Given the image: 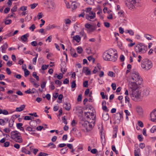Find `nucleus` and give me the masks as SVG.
Instances as JSON below:
<instances>
[{"label": "nucleus", "instance_id": "obj_53", "mask_svg": "<svg viewBox=\"0 0 156 156\" xmlns=\"http://www.w3.org/2000/svg\"><path fill=\"white\" fill-rule=\"evenodd\" d=\"M150 131L151 133H154L155 131H156V126H154L151 129Z\"/></svg>", "mask_w": 156, "mask_h": 156}, {"label": "nucleus", "instance_id": "obj_38", "mask_svg": "<svg viewBox=\"0 0 156 156\" xmlns=\"http://www.w3.org/2000/svg\"><path fill=\"white\" fill-rule=\"evenodd\" d=\"M124 12L122 10H121L118 12V14L119 17H123L124 16Z\"/></svg>", "mask_w": 156, "mask_h": 156}, {"label": "nucleus", "instance_id": "obj_29", "mask_svg": "<svg viewBox=\"0 0 156 156\" xmlns=\"http://www.w3.org/2000/svg\"><path fill=\"white\" fill-rule=\"evenodd\" d=\"M14 121L13 119L11 118L9 121V126L10 127H12L13 125Z\"/></svg>", "mask_w": 156, "mask_h": 156}, {"label": "nucleus", "instance_id": "obj_4", "mask_svg": "<svg viewBox=\"0 0 156 156\" xmlns=\"http://www.w3.org/2000/svg\"><path fill=\"white\" fill-rule=\"evenodd\" d=\"M129 95L131 98L134 101H140L141 99V92L138 89H136L132 91Z\"/></svg>", "mask_w": 156, "mask_h": 156}, {"label": "nucleus", "instance_id": "obj_28", "mask_svg": "<svg viewBox=\"0 0 156 156\" xmlns=\"http://www.w3.org/2000/svg\"><path fill=\"white\" fill-rule=\"evenodd\" d=\"M140 150L139 148H137L134 151L135 156H140Z\"/></svg>", "mask_w": 156, "mask_h": 156}, {"label": "nucleus", "instance_id": "obj_21", "mask_svg": "<svg viewBox=\"0 0 156 156\" xmlns=\"http://www.w3.org/2000/svg\"><path fill=\"white\" fill-rule=\"evenodd\" d=\"M70 53L71 55L73 57H76L78 56L77 54L76 53L75 50L73 49H70Z\"/></svg>", "mask_w": 156, "mask_h": 156}, {"label": "nucleus", "instance_id": "obj_45", "mask_svg": "<svg viewBox=\"0 0 156 156\" xmlns=\"http://www.w3.org/2000/svg\"><path fill=\"white\" fill-rule=\"evenodd\" d=\"M27 6H23L20 8V10L22 11H24L27 9Z\"/></svg>", "mask_w": 156, "mask_h": 156}, {"label": "nucleus", "instance_id": "obj_40", "mask_svg": "<svg viewBox=\"0 0 156 156\" xmlns=\"http://www.w3.org/2000/svg\"><path fill=\"white\" fill-rule=\"evenodd\" d=\"M90 112H84V115L85 117L87 119L90 118Z\"/></svg>", "mask_w": 156, "mask_h": 156}, {"label": "nucleus", "instance_id": "obj_62", "mask_svg": "<svg viewBox=\"0 0 156 156\" xmlns=\"http://www.w3.org/2000/svg\"><path fill=\"white\" fill-rule=\"evenodd\" d=\"M31 19H32V17H31V16H29L28 15L25 18V21H29Z\"/></svg>", "mask_w": 156, "mask_h": 156}, {"label": "nucleus", "instance_id": "obj_22", "mask_svg": "<svg viewBox=\"0 0 156 156\" xmlns=\"http://www.w3.org/2000/svg\"><path fill=\"white\" fill-rule=\"evenodd\" d=\"M29 34H26L21 37V39L23 41H26L27 40V37H29Z\"/></svg>", "mask_w": 156, "mask_h": 156}, {"label": "nucleus", "instance_id": "obj_26", "mask_svg": "<svg viewBox=\"0 0 156 156\" xmlns=\"http://www.w3.org/2000/svg\"><path fill=\"white\" fill-rule=\"evenodd\" d=\"M106 52L107 53V54L109 56H110L111 55H112L113 53H114L115 51L112 49H109L108 50L106 51Z\"/></svg>", "mask_w": 156, "mask_h": 156}, {"label": "nucleus", "instance_id": "obj_9", "mask_svg": "<svg viewBox=\"0 0 156 156\" xmlns=\"http://www.w3.org/2000/svg\"><path fill=\"white\" fill-rule=\"evenodd\" d=\"M129 88L131 89L132 91L137 89L138 88V85L135 82H132L130 83L129 85Z\"/></svg>", "mask_w": 156, "mask_h": 156}, {"label": "nucleus", "instance_id": "obj_18", "mask_svg": "<svg viewBox=\"0 0 156 156\" xmlns=\"http://www.w3.org/2000/svg\"><path fill=\"white\" fill-rule=\"evenodd\" d=\"M8 47V45L7 43H5L2 46H1L2 51L3 53L6 52V51Z\"/></svg>", "mask_w": 156, "mask_h": 156}, {"label": "nucleus", "instance_id": "obj_6", "mask_svg": "<svg viewBox=\"0 0 156 156\" xmlns=\"http://www.w3.org/2000/svg\"><path fill=\"white\" fill-rule=\"evenodd\" d=\"M44 3L50 9H54L55 8V4L51 0H45L44 1Z\"/></svg>", "mask_w": 156, "mask_h": 156}, {"label": "nucleus", "instance_id": "obj_30", "mask_svg": "<svg viewBox=\"0 0 156 156\" xmlns=\"http://www.w3.org/2000/svg\"><path fill=\"white\" fill-rule=\"evenodd\" d=\"M68 150L67 147H64L60 150V153L62 154H64L66 153Z\"/></svg>", "mask_w": 156, "mask_h": 156}, {"label": "nucleus", "instance_id": "obj_25", "mask_svg": "<svg viewBox=\"0 0 156 156\" xmlns=\"http://www.w3.org/2000/svg\"><path fill=\"white\" fill-rule=\"evenodd\" d=\"M102 118L104 121H107L109 119V116L108 113H103Z\"/></svg>", "mask_w": 156, "mask_h": 156}, {"label": "nucleus", "instance_id": "obj_60", "mask_svg": "<svg viewBox=\"0 0 156 156\" xmlns=\"http://www.w3.org/2000/svg\"><path fill=\"white\" fill-rule=\"evenodd\" d=\"M48 67V65H43L42 66L41 69L43 70H45Z\"/></svg>", "mask_w": 156, "mask_h": 156}, {"label": "nucleus", "instance_id": "obj_56", "mask_svg": "<svg viewBox=\"0 0 156 156\" xmlns=\"http://www.w3.org/2000/svg\"><path fill=\"white\" fill-rule=\"evenodd\" d=\"M89 115L90 118V119H92L93 120L95 117V116H94V113L93 112H90V114Z\"/></svg>", "mask_w": 156, "mask_h": 156}, {"label": "nucleus", "instance_id": "obj_19", "mask_svg": "<svg viewBox=\"0 0 156 156\" xmlns=\"http://www.w3.org/2000/svg\"><path fill=\"white\" fill-rule=\"evenodd\" d=\"M97 28V27L96 25H92L88 29H87V33H90L91 32H92L94 31Z\"/></svg>", "mask_w": 156, "mask_h": 156}, {"label": "nucleus", "instance_id": "obj_44", "mask_svg": "<svg viewBox=\"0 0 156 156\" xmlns=\"http://www.w3.org/2000/svg\"><path fill=\"white\" fill-rule=\"evenodd\" d=\"M87 59L89 61H92L93 63L94 62L95 59L93 58L91 56H89L87 58Z\"/></svg>", "mask_w": 156, "mask_h": 156}, {"label": "nucleus", "instance_id": "obj_13", "mask_svg": "<svg viewBox=\"0 0 156 156\" xmlns=\"http://www.w3.org/2000/svg\"><path fill=\"white\" fill-rule=\"evenodd\" d=\"M110 56V61L113 62L115 61L118 57L117 53H115V52L112 55H111Z\"/></svg>", "mask_w": 156, "mask_h": 156}, {"label": "nucleus", "instance_id": "obj_15", "mask_svg": "<svg viewBox=\"0 0 156 156\" xmlns=\"http://www.w3.org/2000/svg\"><path fill=\"white\" fill-rule=\"evenodd\" d=\"M75 110L76 113H79L80 114H82L83 113V111L82 110V108L80 106H77L75 107L74 110Z\"/></svg>", "mask_w": 156, "mask_h": 156}, {"label": "nucleus", "instance_id": "obj_49", "mask_svg": "<svg viewBox=\"0 0 156 156\" xmlns=\"http://www.w3.org/2000/svg\"><path fill=\"white\" fill-rule=\"evenodd\" d=\"M25 93L26 94H34L35 93V91H31L30 89H29V90L25 91Z\"/></svg>", "mask_w": 156, "mask_h": 156}, {"label": "nucleus", "instance_id": "obj_3", "mask_svg": "<svg viewBox=\"0 0 156 156\" xmlns=\"http://www.w3.org/2000/svg\"><path fill=\"white\" fill-rule=\"evenodd\" d=\"M147 50V46L142 43L138 44L135 47V50L137 53L143 54L146 52Z\"/></svg>", "mask_w": 156, "mask_h": 156}, {"label": "nucleus", "instance_id": "obj_12", "mask_svg": "<svg viewBox=\"0 0 156 156\" xmlns=\"http://www.w3.org/2000/svg\"><path fill=\"white\" fill-rule=\"evenodd\" d=\"M95 17V13L93 12H91L89 14H87L86 15V19L89 20H90L91 19H94Z\"/></svg>", "mask_w": 156, "mask_h": 156}, {"label": "nucleus", "instance_id": "obj_24", "mask_svg": "<svg viewBox=\"0 0 156 156\" xmlns=\"http://www.w3.org/2000/svg\"><path fill=\"white\" fill-rule=\"evenodd\" d=\"M83 72H84L86 75H89L90 74L91 72L89 70L88 68L87 67H84L83 69Z\"/></svg>", "mask_w": 156, "mask_h": 156}, {"label": "nucleus", "instance_id": "obj_64", "mask_svg": "<svg viewBox=\"0 0 156 156\" xmlns=\"http://www.w3.org/2000/svg\"><path fill=\"white\" fill-rule=\"evenodd\" d=\"M48 154H47L41 152L38 155V156H46Z\"/></svg>", "mask_w": 156, "mask_h": 156}, {"label": "nucleus", "instance_id": "obj_1", "mask_svg": "<svg viewBox=\"0 0 156 156\" xmlns=\"http://www.w3.org/2000/svg\"><path fill=\"white\" fill-rule=\"evenodd\" d=\"M141 66L144 70H148L152 68V63L149 59L144 58L142 61Z\"/></svg>", "mask_w": 156, "mask_h": 156}, {"label": "nucleus", "instance_id": "obj_20", "mask_svg": "<svg viewBox=\"0 0 156 156\" xmlns=\"http://www.w3.org/2000/svg\"><path fill=\"white\" fill-rule=\"evenodd\" d=\"M64 108L67 111H69L71 108V105L69 103H66L63 104Z\"/></svg>", "mask_w": 156, "mask_h": 156}, {"label": "nucleus", "instance_id": "obj_37", "mask_svg": "<svg viewBox=\"0 0 156 156\" xmlns=\"http://www.w3.org/2000/svg\"><path fill=\"white\" fill-rule=\"evenodd\" d=\"M33 76L35 78L36 80L37 81H39V76L37 75V73L36 72H34L32 74Z\"/></svg>", "mask_w": 156, "mask_h": 156}, {"label": "nucleus", "instance_id": "obj_16", "mask_svg": "<svg viewBox=\"0 0 156 156\" xmlns=\"http://www.w3.org/2000/svg\"><path fill=\"white\" fill-rule=\"evenodd\" d=\"M94 125L93 124V125L91 124V122H89V124L87 125V127L85 128V129L86 130L87 132H89L91 130L93 127L94 126Z\"/></svg>", "mask_w": 156, "mask_h": 156}, {"label": "nucleus", "instance_id": "obj_41", "mask_svg": "<svg viewBox=\"0 0 156 156\" xmlns=\"http://www.w3.org/2000/svg\"><path fill=\"white\" fill-rule=\"evenodd\" d=\"M108 75L111 77H114L115 76V74L112 71H109L108 73Z\"/></svg>", "mask_w": 156, "mask_h": 156}, {"label": "nucleus", "instance_id": "obj_2", "mask_svg": "<svg viewBox=\"0 0 156 156\" xmlns=\"http://www.w3.org/2000/svg\"><path fill=\"white\" fill-rule=\"evenodd\" d=\"M11 138L17 142L20 143L23 142L21 134L17 131H12L11 133Z\"/></svg>", "mask_w": 156, "mask_h": 156}, {"label": "nucleus", "instance_id": "obj_58", "mask_svg": "<svg viewBox=\"0 0 156 156\" xmlns=\"http://www.w3.org/2000/svg\"><path fill=\"white\" fill-rule=\"evenodd\" d=\"M88 81H86L83 82V86L84 87H88Z\"/></svg>", "mask_w": 156, "mask_h": 156}, {"label": "nucleus", "instance_id": "obj_39", "mask_svg": "<svg viewBox=\"0 0 156 156\" xmlns=\"http://www.w3.org/2000/svg\"><path fill=\"white\" fill-rule=\"evenodd\" d=\"M22 152L26 154H30V152L29 151L27 150L25 148H23L22 149Z\"/></svg>", "mask_w": 156, "mask_h": 156}, {"label": "nucleus", "instance_id": "obj_5", "mask_svg": "<svg viewBox=\"0 0 156 156\" xmlns=\"http://www.w3.org/2000/svg\"><path fill=\"white\" fill-rule=\"evenodd\" d=\"M138 2V0H125L126 6L130 9L134 8L135 5Z\"/></svg>", "mask_w": 156, "mask_h": 156}, {"label": "nucleus", "instance_id": "obj_43", "mask_svg": "<svg viewBox=\"0 0 156 156\" xmlns=\"http://www.w3.org/2000/svg\"><path fill=\"white\" fill-rule=\"evenodd\" d=\"M37 3H34L33 4H30V6L31 9H34L37 6Z\"/></svg>", "mask_w": 156, "mask_h": 156}, {"label": "nucleus", "instance_id": "obj_36", "mask_svg": "<svg viewBox=\"0 0 156 156\" xmlns=\"http://www.w3.org/2000/svg\"><path fill=\"white\" fill-rule=\"evenodd\" d=\"M100 94L102 98L103 99L105 98L106 99H108V97L107 95H105L104 94V93L103 92H101L100 93Z\"/></svg>", "mask_w": 156, "mask_h": 156}, {"label": "nucleus", "instance_id": "obj_27", "mask_svg": "<svg viewBox=\"0 0 156 156\" xmlns=\"http://www.w3.org/2000/svg\"><path fill=\"white\" fill-rule=\"evenodd\" d=\"M73 40L76 41L77 42H79L81 40V37H80L79 36L76 35L74 36L73 37Z\"/></svg>", "mask_w": 156, "mask_h": 156}, {"label": "nucleus", "instance_id": "obj_51", "mask_svg": "<svg viewBox=\"0 0 156 156\" xmlns=\"http://www.w3.org/2000/svg\"><path fill=\"white\" fill-rule=\"evenodd\" d=\"M55 75H57V78L59 80H61L62 78V74L60 73L59 74V75H58L57 74H56Z\"/></svg>", "mask_w": 156, "mask_h": 156}, {"label": "nucleus", "instance_id": "obj_47", "mask_svg": "<svg viewBox=\"0 0 156 156\" xmlns=\"http://www.w3.org/2000/svg\"><path fill=\"white\" fill-rule=\"evenodd\" d=\"M76 87V81L74 80L71 83V87L72 88Z\"/></svg>", "mask_w": 156, "mask_h": 156}, {"label": "nucleus", "instance_id": "obj_11", "mask_svg": "<svg viewBox=\"0 0 156 156\" xmlns=\"http://www.w3.org/2000/svg\"><path fill=\"white\" fill-rule=\"evenodd\" d=\"M89 122L88 121H84L83 120H82L79 122L81 128H84L87 127V125L89 124Z\"/></svg>", "mask_w": 156, "mask_h": 156}, {"label": "nucleus", "instance_id": "obj_10", "mask_svg": "<svg viewBox=\"0 0 156 156\" xmlns=\"http://www.w3.org/2000/svg\"><path fill=\"white\" fill-rule=\"evenodd\" d=\"M150 117L152 122H156V110H154L151 112Z\"/></svg>", "mask_w": 156, "mask_h": 156}, {"label": "nucleus", "instance_id": "obj_48", "mask_svg": "<svg viewBox=\"0 0 156 156\" xmlns=\"http://www.w3.org/2000/svg\"><path fill=\"white\" fill-rule=\"evenodd\" d=\"M64 21L65 23L66 24H69L71 23V20L69 19H66Z\"/></svg>", "mask_w": 156, "mask_h": 156}, {"label": "nucleus", "instance_id": "obj_35", "mask_svg": "<svg viewBox=\"0 0 156 156\" xmlns=\"http://www.w3.org/2000/svg\"><path fill=\"white\" fill-rule=\"evenodd\" d=\"M77 52L79 54H81L82 53L83 49L81 47H78L76 48Z\"/></svg>", "mask_w": 156, "mask_h": 156}, {"label": "nucleus", "instance_id": "obj_23", "mask_svg": "<svg viewBox=\"0 0 156 156\" xmlns=\"http://www.w3.org/2000/svg\"><path fill=\"white\" fill-rule=\"evenodd\" d=\"M25 107V105H23L20 106V107L16 108L15 111L16 112H20L23 111Z\"/></svg>", "mask_w": 156, "mask_h": 156}, {"label": "nucleus", "instance_id": "obj_46", "mask_svg": "<svg viewBox=\"0 0 156 156\" xmlns=\"http://www.w3.org/2000/svg\"><path fill=\"white\" fill-rule=\"evenodd\" d=\"M51 146V148H55L56 147L55 145L54 144L52 143H50L48 144V145L47 147H49Z\"/></svg>", "mask_w": 156, "mask_h": 156}, {"label": "nucleus", "instance_id": "obj_63", "mask_svg": "<svg viewBox=\"0 0 156 156\" xmlns=\"http://www.w3.org/2000/svg\"><path fill=\"white\" fill-rule=\"evenodd\" d=\"M102 109L103 110L106 112H108L109 111L108 109L106 106H102Z\"/></svg>", "mask_w": 156, "mask_h": 156}, {"label": "nucleus", "instance_id": "obj_8", "mask_svg": "<svg viewBox=\"0 0 156 156\" xmlns=\"http://www.w3.org/2000/svg\"><path fill=\"white\" fill-rule=\"evenodd\" d=\"M122 112L116 113L114 115V119L117 122H119L121 119L123 118Z\"/></svg>", "mask_w": 156, "mask_h": 156}, {"label": "nucleus", "instance_id": "obj_32", "mask_svg": "<svg viewBox=\"0 0 156 156\" xmlns=\"http://www.w3.org/2000/svg\"><path fill=\"white\" fill-rule=\"evenodd\" d=\"M75 134L76 136L77 137H80L81 136V134L80 130H76L75 131Z\"/></svg>", "mask_w": 156, "mask_h": 156}, {"label": "nucleus", "instance_id": "obj_17", "mask_svg": "<svg viewBox=\"0 0 156 156\" xmlns=\"http://www.w3.org/2000/svg\"><path fill=\"white\" fill-rule=\"evenodd\" d=\"M107 53L106 51L104 52L103 55V58L104 59L105 61H110V57L109 56Z\"/></svg>", "mask_w": 156, "mask_h": 156}, {"label": "nucleus", "instance_id": "obj_54", "mask_svg": "<svg viewBox=\"0 0 156 156\" xmlns=\"http://www.w3.org/2000/svg\"><path fill=\"white\" fill-rule=\"evenodd\" d=\"M112 148L113 151L115 152L116 154H118V152L116 150L115 146H112Z\"/></svg>", "mask_w": 156, "mask_h": 156}, {"label": "nucleus", "instance_id": "obj_57", "mask_svg": "<svg viewBox=\"0 0 156 156\" xmlns=\"http://www.w3.org/2000/svg\"><path fill=\"white\" fill-rule=\"evenodd\" d=\"M17 9V6L16 5L14 6L13 7H12L11 9V12H16Z\"/></svg>", "mask_w": 156, "mask_h": 156}, {"label": "nucleus", "instance_id": "obj_42", "mask_svg": "<svg viewBox=\"0 0 156 156\" xmlns=\"http://www.w3.org/2000/svg\"><path fill=\"white\" fill-rule=\"evenodd\" d=\"M24 76L25 77L27 76L30 74V72L26 69H24Z\"/></svg>", "mask_w": 156, "mask_h": 156}, {"label": "nucleus", "instance_id": "obj_7", "mask_svg": "<svg viewBox=\"0 0 156 156\" xmlns=\"http://www.w3.org/2000/svg\"><path fill=\"white\" fill-rule=\"evenodd\" d=\"M132 80L136 82L142 81V79L139 76V74L137 72L133 73L132 75Z\"/></svg>", "mask_w": 156, "mask_h": 156}, {"label": "nucleus", "instance_id": "obj_52", "mask_svg": "<svg viewBox=\"0 0 156 156\" xmlns=\"http://www.w3.org/2000/svg\"><path fill=\"white\" fill-rule=\"evenodd\" d=\"M65 67L66 66H65L64 67H62L61 68V70L62 73V74H64L67 71V69H66Z\"/></svg>", "mask_w": 156, "mask_h": 156}, {"label": "nucleus", "instance_id": "obj_59", "mask_svg": "<svg viewBox=\"0 0 156 156\" xmlns=\"http://www.w3.org/2000/svg\"><path fill=\"white\" fill-rule=\"evenodd\" d=\"M36 27L34 24H33L32 25L31 27H30L29 29L30 30H32V31H34V30L35 29Z\"/></svg>", "mask_w": 156, "mask_h": 156}, {"label": "nucleus", "instance_id": "obj_61", "mask_svg": "<svg viewBox=\"0 0 156 156\" xmlns=\"http://www.w3.org/2000/svg\"><path fill=\"white\" fill-rule=\"evenodd\" d=\"M12 23V20H6L5 22V23L6 25H9Z\"/></svg>", "mask_w": 156, "mask_h": 156}, {"label": "nucleus", "instance_id": "obj_14", "mask_svg": "<svg viewBox=\"0 0 156 156\" xmlns=\"http://www.w3.org/2000/svg\"><path fill=\"white\" fill-rule=\"evenodd\" d=\"M136 111L140 116L142 115L143 111L142 108L140 106H137L136 108Z\"/></svg>", "mask_w": 156, "mask_h": 156}, {"label": "nucleus", "instance_id": "obj_55", "mask_svg": "<svg viewBox=\"0 0 156 156\" xmlns=\"http://www.w3.org/2000/svg\"><path fill=\"white\" fill-rule=\"evenodd\" d=\"M127 33H129V34L131 36H133L134 35V32L132 30H127Z\"/></svg>", "mask_w": 156, "mask_h": 156}, {"label": "nucleus", "instance_id": "obj_33", "mask_svg": "<svg viewBox=\"0 0 156 156\" xmlns=\"http://www.w3.org/2000/svg\"><path fill=\"white\" fill-rule=\"evenodd\" d=\"M2 114L4 115H7L9 114V112L7 110L5 109L2 110L1 109H0V114Z\"/></svg>", "mask_w": 156, "mask_h": 156}, {"label": "nucleus", "instance_id": "obj_31", "mask_svg": "<svg viewBox=\"0 0 156 156\" xmlns=\"http://www.w3.org/2000/svg\"><path fill=\"white\" fill-rule=\"evenodd\" d=\"M117 130H118V127H115L114 128L113 133L115 134L113 135V138H115L116 137Z\"/></svg>", "mask_w": 156, "mask_h": 156}, {"label": "nucleus", "instance_id": "obj_50", "mask_svg": "<svg viewBox=\"0 0 156 156\" xmlns=\"http://www.w3.org/2000/svg\"><path fill=\"white\" fill-rule=\"evenodd\" d=\"M5 122L4 119H0V125L4 126L5 125Z\"/></svg>", "mask_w": 156, "mask_h": 156}, {"label": "nucleus", "instance_id": "obj_34", "mask_svg": "<svg viewBox=\"0 0 156 156\" xmlns=\"http://www.w3.org/2000/svg\"><path fill=\"white\" fill-rule=\"evenodd\" d=\"M71 7L73 9H76L77 8V5L75 2H73L71 3Z\"/></svg>", "mask_w": 156, "mask_h": 156}]
</instances>
